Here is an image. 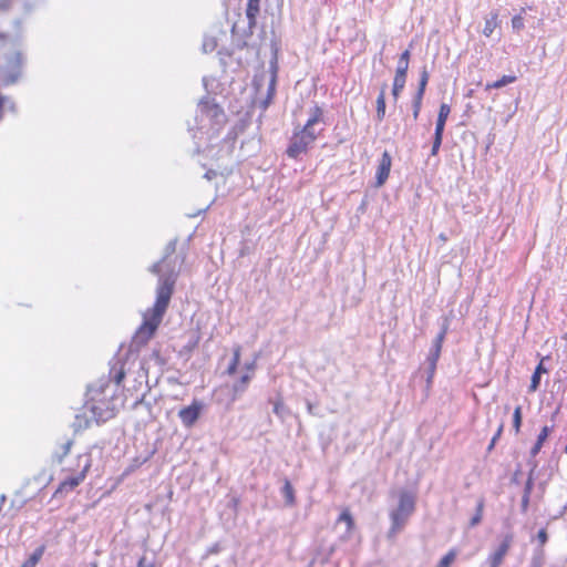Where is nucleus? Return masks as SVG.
Returning <instances> with one entry per match:
<instances>
[{"instance_id":"obj_45","label":"nucleus","mask_w":567,"mask_h":567,"mask_svg":"<svg viewBox=\"0 0 567 567\" xmlns=\"http://www.w3.org/2000/svg\"><path fill=\"white\" fill-rule=\"evenodd\" d=\"M307 410L310 414H315V405L311 402H307Z\"/></svg>"},{"instance_id":"obj_39","label":"nucleus","mask_w":567,"mask_h":567,"mask_svg":"<svg viewBox=\"0 0 567 567\" xmlns=\"http://www.w3.org/2000/svg\"><path fill=\"white\" fill-rule=\"evenodd\" d=\"M137 567H154V564L151 560H147L146 557H142L138 560Z\"/></svg>"},{"instance_id":"obj_32","label":"nucleus","mask_w":567,"mask_h":567,"mask_svg":"<svg viewBox=\"0 0 567 567\" xmlns=\"http://www.w3.org/2000/svg\"><path fill=\"white\" fill-rule=\"evenodd\" d=\"M512 27L514 30H522L524 28V19L523 17L520 16H515L513 19H512Z\"/></svg>"},{"instance_id":"obj_21","label":"nucleus","mask_w":567,"mask_h":567,"mask_svg":"<svg viewBox=\"0 0 567 567\" xmlns=\"http://www.w3.org/2000/svg\"><path fill=\"white\" fill-rule=\"evenodd\" d=\"M274 413L284 421L289 415V409L281 400H278L274 403Z\"/></svg>"},{"instance_id":"obj_37","label":"nucleus","mask_w":567,"mask_h":567,"mask_svg":"<svg viewBox=\"0 0 567 567\" xmlns=\"http://www.w3.org/2000/svg\"><path fill=\"white\" fill-rule=\"evenodd\" d=\"M503 429H504V424L502 423L498 429H497V432L495 433V435L493 436L492 441H491V444L488 446V449H493V446L495 445L496 441L498 440V437L501 436L502 432H503Z\"/></svg>"},{"instance_id":"obj_7","label":"nucleus","mask_w":567,"mask_h":567,"mask_svg":"<svg viewBox=\"0 0 567 567\" xmlns=\"http://www.w3.org/2000/svg\"><path fill=\"white\" fill-rule=\"evenodd\" d=\"M450 112H451V107L449 104L442 103L440 105L439 115H437V120H436V126H435V133H434V141H433V145H432V150H431L432 155H436L440 150V146H441L442 140H443V132H444L445 123L450 115Z\"/></svg>"},{"instance_id":"obj_22","label":"nucleus","mask_w":567,"mask_h":567,"mask_svg":"<svg viewBox=\"0 0 567 567\" xmlns=\"http://www.w3.org/2000/svg\"><path fill=\"white\" fill-rule=\"evenodd\" d=\"M405 81H406V78L394 76L392 95L395 101L398 100L400 93L404 89Z\"/></svg>"},{"instance_id":"obj_18","label":"nucleus","mask_w":567,"mask_h":567,"mask_svg":"<svg viewBox=\"0 0 567 567\" xmlns=\"http://www.w3.org/2000/svg\"><path fill=\"white\" fill-rule=\"evenodd\" d=\"M546 369L544 368L543 363L540 362L536 369L535 372L532 375L530 384H529V392H535L540 383V375L542 373H545Z\"/></svg>"},{"instance_id":"obj_29","label":"nucleus","mask_w":567,"mask_h":567,"mask_svg":"<svg viewBox=\"0 0 567 567\" xmlns=\"http://www.w3.org/2000/svg\"><path fill=\"white\" fill-rule=\"evenodd\" d=\"M455 557H456L455 551H453V550L449 551L444 557H442V559L440 560V563L437 564L436 567H450L452 565V563L455 560Z\"/></svg>"},{"instance_id":"obj_1","label":"nucleus","mask_w":567,"mask_h":567,"mask_svg":"<svg viewBox=\"0 0 567 567\" xmlns=\"http://www.w3.org/2000/svg\"><path fill=\"white\" fill-rule=\"evenodd\" d=\"M176 240H171L165 247L163 259L155 262L150 268L152 274L158 276L156 301L154 307L144 313L143 323L133 337V344L137 348L145 346L154 336L169 305L177 279V272L169 266L167 259L174 254Z\"/></svg>"},{"instance_id":"obj_13","label":"nucleus","mask_w":567,"mask_h":567,"mask_svg":"<svg viewBox=\"0 0 567 567\" xmlns=\"http://www.w3.org/2000/svg\"><path fill=\"white\" fill-rule=\"evenodd\" d=\"M251 380L250 373H245L241 378L235 382L231 386V402H235L238 398L243 395V393L247 390L248 384Z\"/></svg>"},{"instance_id":"obj_12","label":"nucleus","mask_w":567,"mask_h":567,"mask_svg":"<svg viewBox=\"0 0 567 567\" xmlns=\"http://www.w3.org/2000/svg\"><path fill=\"white\" fill-rule=\"evenodd\" d=\"M200 110L208 117L215 120L216 123L218 124L225 121L224 111L215 103H212L209 101L203 102L200 105Z\"/></svg>"},{"instance_id":"obj_31","label":"nucleus","mask_w":567,"mask_h":567,"mask_svg":"<svg viewBox=\"0 0 567 567\" xmlns=\"http://www.w3.org/2000/svg\"><path fill=\"white\" fill-rule=\"evenodd\" d=\"M408 70H409V63L399 61L398 68L395 71V76L406 78Z\"/></svg>"},{"instance_id":"obj_48","label":"nucleus","mask_w":567,"mask_h":567,"mask_svg":"<svg viewBox=\"0 0 567 567\" xmlns=\"http://www.w3.org/2000/svg\"><path fill=\"white\" fill-rule=\"evenodd\" d=\"M218 550H219L218 545H214L212 548H209L208 553L216 554V553H218Z\"/></svg>"},{"instance_id":"obj_35","label":"nucleus","mask_w":567,"mask_h":567,"mask_svg":"<svg viewBox=\"0 0 567 567\" xmlns=\"http://www.w3.org/2000/svg\"><path fill=\"white\" fill-rule=\"evenodd\" d=\"M21 567H35V550L29 553L28 559Z\"/></svg>"},{"instance_id":"obj_11","label":"nucleus","mask_w":567,"mask_h":567,"mask_svg":"<svg viewBox=\"0 0 567 567\" xmlns=\"http://www.w3.org/2000/svg\"><path fill=\"white\" fill-rule=\"evenodd\" d=\"M445 334H446V327H443L442 331L433 340L426 362L437 363L439 358L441 355L442 343L445 339Z\"/></svg>"},{"instance_id":"obj_46","label":"nucleus","mask_w":567,"mask_h":567,"mask_svg":"<svg viewBox=\"0 0 567 567\" xmlns=\"http://www.w3.org/2000/svg\"><path fill=\"white\" fill-rule=\"evenodd\" d=\"M275 80L272 79L271 80V83H270V86H269V93H268V97L270 99V95L274 93L275 91Z\"/></svg>"},{"instance_id":"obj_17","label":"nucleus","mask_w":567,"mask_h":567,"mask_svg":"<svg viewBox=\"0 0 567 567\" xmlns=\"http://www.w3.org/2000/svg\"><path fill=\"white\" fill-rule=\"evenodd\" d=\"M515 81H516L515 75H503L499 80H497L493 83H487L485 86V90L489 91L491 89H502L511 83H514Z\"/></svg>"},{"instance_id":"obj_38","label":"nucleus","mask_w":567,"mask_h":567,"mask_svg":"<svg viewBox=\"0 0 567 567\" xmlns=\"http://www.w3.org/2000/svg\"><path fill=\"white\" fill-rule=\"evenodd\" d=\"M532 488H533V478H532V476H529L526 482V486H525V491H524L526 501H529V494L532 492Z\"/></svg>"},{"instance_id":"obj_26","label":"nucleus","mask_w":567,"mask_h":567,"mask_svg":"<svg viewBox=\"0 0 567 567\" xmlns=\"http://www.w3.org/2000/svg\"><path fill=\"white\" fill-rule=\"evenodd\" d=\"M522 406H516L513 413V427L515 433H518L522 425Z\"/></svg>"},{"instance_id":"obj_50","label":"nucleus","mask_w":567,"mask_h":567,"mask_svg":"<svg viewBox=\"0 0 567 567\" xmlns=\"http://www.w3.org/2000/svg\"><path fill=\"white\" fill-rule=\"evenodd\" d=\"M41 553H42V549H39V548H38V554H37L38 559L40 558Z\"/></svg>"},{"instance_id":"obj_5","label":"nucleus","mask_w":567,"mask_h":567,"mask_svg":"<svg viewBox=\"0 0 567 567\" xmlns=\"http://www.w3.org/2000/svg\"><path fill=\"white\" fill-rule=\"evenodd\" d=\"M85 412L83 415L84 426H89L92 421L97 424L112 419L115 415L114 409L110 406L109 402L96 401L92 398V402H89L84 406ZM78 425L82 426V416L76 415Z\"/></svg>"},{"instance_id":"obj_3","label":"nucleus","mask_w":567,"mask_h":567,"mask_svg":"<svg viewBox=\"0 0 567 567\" xmlns=\"http://www.w3.org/2000/svg\"><path fill=\"white\" fill-rule=\"evenodd\" d=\"M322 122V111L320 107L315 106L311 109V115L308 118L303 128L295 133L290 145L287 150L289 157L297 158L301 153L306 152L309 145L313 143L322 128L317 130V126Z\"/></svg>"},{"instance_id":"obj_19","label":"nucleus","mask_w":567,"mask_h":567,"mask_svg":"<svg viewBox=\"0 0 567 567\" xmlns=\"http://www.w3.org/2000/svg\"><path fill=\"white\" fill-rule=\"evenodd\" d=\"M497 27V13H491L489 17L485 18V24L483 29V34L485 37H491L494 30Z\"/></svg>"},{"instance_id":"obj_33","label":"nucleus","mask_w":567,"mask_h":567,"mask_svg":"<svg viewBox=\"0 0 567 567\" xmlns=\"http://www.w3.org/2000/svg\"><path fill=\"white\" fill-rule=\"evenodd\" d=\"M32 498H33V496L25 495L22 493V491H18L13 503H20V505H22L25 503L27 499H32Z\"/></svg>"},{"instance_id":"obj_16","label":"nucleus","mask_w":567,"mask_h":567,"mask_svg":"<svg viewBox=\"0 0 567 567\" xmlns=\"http://www.w3.org/2000/svg\"><path fill=\"white\" fill-rule=\"evenodd\" d=\"M385 89L386 84H383L377 99V118L379 121H382L385 115Z\"/></svg>"},{"instance_id":"obj_47","label":"nucleus","mask_w":567,"mask_h":567,"mask_svg":"<svg viewBox=\"0 0 567 567\" xmlns=\"http://www.w3.org/2000/svg\"><path fill=\"white\" fill-rule=\"evenodd\" d=\"M254 367H255L254 363L247 364L246 365V369H247L246 373H250L252 375Z\"/></svg>"},{"instance_id":"obj_8","label":"nucleus","mask_w":567,"mask_h":567,"mask_svg":"<svg viewBox=\"0 0 567 567\" xmlns=\"http://www.w3.org/2000/svg\"><path fill=\"white\" fill-rule=\"evenodd\" d=\"M391 166H392L391 155L388 151H384L380 158L379 165L377 167L375 187H381L385 184V182L390 175Z\"/></svg>"},{"instance_id":"obj_36","label":"nucleus","mask_w":567,"mask_h":567,"mask_svg":"<svg viewBox=\"0 0 567 567\" xmlns=\"http://www.w3.org/2000/svg\"><path fill=\"white\" fill-rule=\"evenodd\" d=\"M72 441L71 440H68L66 442L63 443L62 445V454L58 456V461L61 462L62 457L65 456L69 452H70V449L72 446Z\"/></svg>"},{"instance_id":"obj_41","label":"nucleus","mask_w":567,"mask_h":567,"mask_svg":"<svg viewBox=\"0 0 567 567\" xmlns=\"http://www.w3.org/2000/svg\"><path fill=\"white\" fill-rule=\"evenodd\" d=\"M399 61H403V62L409 63V61H410V51H409V50H405V51L400 55Z\"/></svg>"},{"instance_id":"obj_49","label":"nucleus","mask_w":567,"mask_h":567,"mask_svg":"<svg viewBox=\"0 0 567 567\" xmlns=\"http://www.w3.org/2000/svg\"><path fill=\"white\" fill-rule=\"evenodd\" d=\"M522 505H523V508H526L528 505V501H526L525 495L523 496Z\"/></svg>"},{"instance_id":"obj_25","label":"nucleus","mask_w":567,"mask_h":567,"mask_svg":"<svg viewBox=\"0 0 567 567\" xmlns=\"http://www.w3.org/2000/svg\"><path fill=\"white\" fill-rule=\"evenodd\" d=\"M483 508H484V501L480 499L477 502L476 514L472 517V519L470 522V525L472 527H474V526H476L477 524L481 523L482 516H483Z\"/></svg>"},{"instance_id":"obj_43","label":"nucleus","mask_w":567,"mask_h":567,"mask_svg":"<svg viewBox=\"0 0 567 567\" xmlns=\"http://www.w3.org/2000/svg\"><path fill=\"white\" fill-rule=\"evenodd\" d=\"M215 176H216V172L213 169L207 171L204 175V177L207 178L208 181L213 179Z\"/></svg>"},{"instance_id":"obj_14","label":"nucleus","mask_w":567,"mask_h":567,"mask_svg":"<svg viewBox=\"0 0 567 567\" xmlns=\"http://www.w3.org/2000/svg\"><path fill=\"white\" fill-rule=\"evenodd\" d=\"M260 0H248L246 9V18L248 20V29L252 32V29L257 23V16L259 13Z\"/></svg>"},{"instance_id":"obj_34","label":"nucleus","mask_w":567,"mask_h":567,"mask_svg":"<svg viewBox=\"0 0 567 567\" xmlns=\"http://www.w3.org/2000/svg\"><path fill=\"white\" fill-rule=\"evenodd\" d=\"M537 539L539 542L540 548L547 543L548 540V534L546 528H542L537 534Z\"/></svg>"},{"instance_id":"obj_23","label":"nucleus","mask_w":567,"mask_h":567,"mask_svg":"<svg viewBox=\"0 0 567 567\" xmlns=\"http://www.w3.org/2000/svg\"><path fill=\"white\" fill-rule=\"evenodd\" d=\"M240 361V347L234 349L233 360L227 369L228 374H234Z\"/></svg>"},{"instance_id":"obj_10","label":"nucleus","mask_w":567,"mask_h":567,"mask_svg":"<svg viewBox=\"0 0 567 567\" xmlns=\"http://www.w3.org/2000/svg\"><path fill=\"white\" fill-rule=\"evenodd\" d=\"M512 544V536L507 535L497 550L489 557V567H499Z\"/></svg>"},{"instance_id":"obj_28","label":"nucleus","mask_w":567,"mask_h":567,"mask_svg":"<svg viewBox=\"0 0 567 567\" xmlns=\"http://www.w3.org/2000/svg\"><path fill=\"white\" fill-rule=\"evenodd\" d=\"M422 100H423V94L415 93V95L413 97V103H412L414 120H417V117H419L421 106H422Z\"/></svg>"},{"instance_id":"obj_6","label":"nucleus","mask_w":567,"mask_h":567,"mask_svg":"<svg viewBox=\"0 0 567 567\" xmlns=\"http://www.w3.org/2000/svg\"><path fill=\"white\" fill-rule=\"evenodd\" d=\"M415 498L409 492H402L400 494L399 506L391 513L392 527L390 533L393 534L400 530L409 516L414 512Z\"/></svg>"},{"instance_id":"obj_4","label":"nucleus","mask_w":567,"mask_h":567,"mask_svg":"<svg viewBox=\"0 0 567 567\" xmlns=\"http://www.w3.org/2000/svg\"><path fill=\"white\" fill-rule=\"evenodd\" d=\"M91 465L92 460L90 454L79 455L76 457V466L65 471L55 493L60 495L68 494L78 487L84 481Z\"/></svg>"},{"instance_id":"obj_40","label":"nucleus","mask_w":567,"mask_h":567,"mask_svg":"<svg viewBox=\"0 0 567 567\" xmlns=\"http://www.w3.org/2000/svg\"><path fill=\"white\" fill-rule=\"evenodd\" d=\"M11 0H0V11H6L10 7Z\"/></svg>"},{"instance_id":"obj_24","label":"nucleus","mask_w":567,"mask_h":567,"mask_svg":"<svg viewBox=\"0 0 567 567\" xmlns=\"http://www.w3.org/2000/svg\"><path fill=\"white\" fill-rule=\"evenodd\" d=\"M346 524L347 532H350L353 527V519L349 511H343L339 516L338 524Z\"/></svg>"},{"instance_id":"obj_27","label":"nucleus","mask_w":567,"mask_h":567,"mask_svg":"<svg viewBox=\"0 0 567 567\" xmlns=\"http://www.w3.org/2000/svg\"><path fill=\"white\" fill-rule=\"evenodd\" d=\"M427 82H429V73H427L426 69L423 68L422 72H421V78H420V81H419V87H417V91H416L417 94H423L424 95Z\"/></svg>"},{"instance_id":"obj_42","label":"nucleus","mask_w":567,"mask_h":567,"mask_svg":"<svg viewBox=\"0 0 567 567\" xmlns=\"http://www.w3.org/2000/svg\"><path fill=\"white\" fill-rule=\"evenodd\" d=\"M543 555H544V551H543V549H542V548H539V549L536 551V555H535V557H534V560H535L536 563H540V561H542V559H543Z\"/></svg>"},{"instance_id":"obj_44","label":"nucleus","mask_w":567,"mask_h":567,"mask_svg":"<svg viewBox=\"0 0 567 567\" xmlns=\"http://www.w3.org/2000/svg\"><path fill=\"white\" fill-rule=\"evenodd\" d=\"M123 378H124V372H122V371H121V372H118V373L115 375V382H116V384H120V383H121V381L123 380Z\"/></svg>"},{"instance_id":"obj_9","label":"nucleus","mask_w":567,"mask_h":567,"mask_svg":"<svg viewBox=\"0 0 567 567\" xmlns=\"http://www.w3.org/2000/svg\"><path fill=\"white\" fill-rule=\"evenodd\" d=\"M200 409H202V404L198 402H194L189 406H185L182 410H179L178 416H179L182 423L186 427L193 426L199 417Z\"/></svg>"},{"instance_id":"obj_15","label":"nucleus","mask_w":567,"mask_h":567,"mask_svg":"<svg viewBox=\"0 0 567 567\" xmlns=\"http://www.w3.org/2000/svg\"><path fill=\"white\" fill-rule=\"evenodd\" d=\"M550 431H551V427H549L547 425L544 426L540 430V433L538 434L537 441H536V443L534 444V446L530 450L532 456H536L539 453V451H540L544 442L547 440Z\"/></svg>"},{"instance_id":"obj_2","label":"nucleus","mask_w":567,"mask_h":567,"mask_svg":"<svg viewBox=\"0 0 567 567\" xmlns=\"http://www.w3.org/2000/svg\"><path fill=\"white\" fill-rule=\"evenodd\" d=\"M25 63L22 34L0 31V85L10 86L21 79Z\"/></svg>"},{"instance_id":"obj_20","label":"nucleus","mask_w":567,"mask_h":567,"mask_svg":"<svg viewBox=\"0 0 567 567\" xmlns=\"http://www.w3.org/2000/svg\"><path fill=\"white\" fill-rule=\"evenodd\" d=\"M281 494L285 498V503L286 505L288 506H291L295 504V492H293V487L292 485L290 484V482L288 480L285 481V484L281 488Z\"/></svg>"},{"instance_id":"obj_30","label":"nucleus","mask_w":567,"mask_h":567,"mask_svg":"<svg viewBox=\"0 0 567 567\" xmlns=\"http://www.w3.org/2000/svg\"><path fill=\"white\" fill-rule=\"evenodd\" d=\"M435 370H436V363L426 362V367H425L424 371L426 373V384H427V386H430L431 383H432Z\"/></svg>"}]
</instances>
